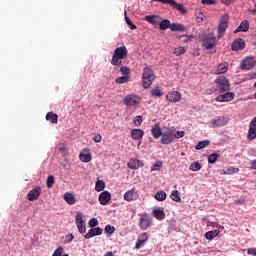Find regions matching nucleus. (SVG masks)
Masks as SVG:
<instances>
[{
  "instance_id": "nucleus-1",
  "label": "nucleus",
  "mask_w": 256,
  "mask_h": 256,
  "mask_svg": "<svg viewBox=\"0 0 256 256\" xmlns=\"http://www.w3.org/2000/svg\"><path fill=\"white\" fill-rule=\"evenodd\" d=\"M128 53L129 51L127 50V47L125 45L117 47L112 55V59L110 61L111 65H123V59L127 57Z\"/></svg>"
},
{
  "instance_id": "nucleus-2",
  "label": "nucleus",
  "mask_w": 256,
  "mask_h": 256,
  "mask_svg": "<svg viewBox=\"0 0 256 256\" xmlns=\"http://www.w3.org/2000/svg\"><path fill=\"white\" fill-rule=\"evenodd\" d=\"M155 72L151 67H145L142 72V87L144 89H149L153 82L155 81Z\"/></svg>"
},
{
  "instance_id": "nucleus-3",
  "label": "nucleus",
  "mask_w": 256,
  "mask_h": 256,
  "mask_svg": "<svg viewBox=\"0 0 256 256\" xmlns=\"http://www.w3.org/2000/svg\"><path fill=\"white\" fill-rule=\"evenodd\" d=\"M138 227L141 231H147L151 229L153 225V217L147 213L139 214Z\"/></svg>"
},
{
  "instance_id": "nucleus-4",
  "label": "nucleus",
  "mask_w": 256,
  "mask_h": 256,
  "mask_svg": "<svg viewBox=\"0 0 256 256\" xmlns=\"http://www.w3.org/2000/svg\"><path fill=\"white\" fill-rule=\"evenodd\" d=\"M215 84L219 93H227V91L231 89V84L229 83V79H227L225 76H219L215 80Z\"/></svg>"
},
{
  "instance_id": "nucleus-5",
  "label": "nucleus",
  "mask_w": 256,
  "mask_h": 256,
  "mask_svg": "<svg viewBox=\"0 0 256 256\" xmlns=\"http://www.w3.org/2000/svg\"><path fill=\"white\" fill-rule=\"evenodd\" d=\"M123 103L126 107H137L141 105V98L137 94H128L124 97Z\"/></svg>"
},
{
  "instance_id": "nucleus-6",
  "label": "nucleus",
  "mask_w": 256,
  "mask_h": 256,
  "mask_svg": "<svg viewBox=\"0 0 256 256\" xmlns=\"http://www.w3.org/2000/svg\"><path fill=\"white\" fill-rule=\"evenodd\" d=\"M228 27H229V14H224L223 16H221L218 23V37H223Z\"/></svg>"
},
{
  "instance_id": "nucleus-7",
  "label": "nucleus",
  "mask_w": 256,
  "mask_h": 256,
  "mask_svg": "<svg viewBox=\"0 0 256 256\" xmlns=\"http://www.w3.org/2000/svg\"><path fill=\"white\" fill-rule=\"evenodd\" d=\"M229 123V118L225 116H217L215 118H212L208 125L212 128H219V127H225Z\"/></svg>"
},
{
  "instance_id": "nucleus-8",
  "label": "nucleus",
  "mask_w": 256,
  "mask_h": 256,
  "mask_svg": "<svg viewBox=\"0 0 256 256\" xmlns=\"http://www.w3.org/2000/svg\"><path fill=\"white\" fill-rule=\"evenodd\" d=\"M75 223L79 233L83 234L87 231V226L85 224V215H83V212H77Z\"/></svg>"
},
{
  "instance_id": "nucleus-9",
  "label": "nucleus",
  "mask_w": 256,
  "mask_h": 256,
  "mask_svg": "<svg viewBox=\"0 0 256 256\" xmlns=\"http://www.w3.org/2000/svg\"><path fill=\"white\" fill-rule=\"evenodd\" d=\"M175 141V130L168 129L166 132H163L161 136L162 145H171Z\"/></svg>"
},
{
  "instance_id": "nucleus-10",
  "label": "nucleus",
  "mask_w": 256,
  "mask_h": 256,
  "mask_svg": "<svg viewBox=\"0 0 256 256\" xmlns=\"http://www.w3.org/2000/svg\"><path fill=\"white\" fill-rule=\"evenodd\" d=\"M256 65V60L254 57H246L242 60L240 64V68L243 71H250V69H253Z\"/></svg>"
},
{
  "instance_id": "nucleus-11",
  "label": "nucleus",
  "mask_w": 256,
  "mask_h": 256,
  "mask_svg": "<svg viewBox=\"0 0 256 256\" xmlns=\"http://www.w3.org/2000/svg\"><path fill=\"white\" fill-rule=\"evenodd\" d=\"M216 41L217 38L213 34H208L203 38L202 43L203 46L207 49H213V47H215Z\"/></svg>"
},
{
  "instance_id": "nucleus-12",
  "label": "nucleus",
  "mask_w": 256,
  "mask_h": 256,
  "mask_svg": "<svg viewBox=\"0 0 256 256\" xmlns=\"http://www.w3.org/2000/svg\"><path fill=\"white\" fill-rule=\"evenodd\" d=\"M235 99V93L226 92L221 94L215 98L218 103H229V101H233Z\"/></svg>"
},
{
  "instance_id": "nucleus-13",
  "label": "nucleus",
  "mask_w": 256,
  "mask_h": 256,
  "mask_svg": "<svg viewBox=\"0 0 256 256\" xmlns=\"http://www.w3.org/2000/svg\"><path fill=\"white\" fill-rule=\"evenodd\" d=\"M41 195V186H36L27 194L28 201H37Z\"/></svg>"
},
{
  "instance_id": "nucleus-14",
  "label": "nucleus",
  "mask_w": 256,
  "mask_h": 256,
  "mask_svg": "<svg viewBox=\"0 0 256 256\" xmlns=\"http://www.w3.org/2000/svg\"><path fill=\"white\" fill-rule=\"evenodd\" d=\"M139 199V193L135 190V188L128 190L124 194V200L128 203H131V201H137Z\"/></svg>"
},
{
  "instance_id": "nucleus-15",
  "label": "nucleus",
  "mask_w": 256,
  "mask_h": 256,
  "mask_svg": "<svg viewBox=\"0 0 256 256\" xmlns=\"http://www.w3.org/2000/svg\"><path fill=\"white\" fill-rule=\"evenodd\" d=\"M166 100L169 103H179L181 101V93L177 91H171L166 94Z\"/></svg>"
},
{
  "instance_id": "nucleus-16",
  "label": "nucleus",
  "mask_w": 256,
  "mask_h": 256,
  "mask_svg": "<svg viewBox=\"0 0 256 256\" xmlns=\"http://www.w3.org/2000/svg\"><path fill=\"white\" fill-rule=\"evenodd\" d=\"M231 49L232 51H243V49H245V40H243V38L234 40Z\"/></svg>"
},
{
  "instance_id": "nucleus-17",
  "label": "nucleus",
  "mask_w": 256,
  "mask_h": 256,
  "mask_svg": "<svg viewBox=\"0 0 256 256\" xmlns=\"http://www.w3.org/2000/svg\"><path fill=\"white\" fill-rule=\"evenodd\" d=\"M98 201H99L100 205H107V203H109V201H111V193H109V191L101 192L98 197Z\"/></svg>"
},
{
  "instance_id": "nucleus-18",
  "label": "nucleus",
  "mask_w": 256,
  "mask_h": 256,
  "mask_svg": "<svg viewBox=\"0 0 256 256\" xmlns=\"http://www.w3.org/2000/svg\"><path fill=\"white\" fill-rule=\"evenodd\" d=\"M97 235H103V229L100 227L91 228L84 237L86 239H91L92 237H97Z\"/></svg>"
},
{
  "instance_id": "nucleus-19",
  "label": "nucleus",
  "mask_w": 256,
  "mask_h": 256,
  "mask_svg": "<svg viewBox=\"0 0 256 256\" xmlns=\"http://www.w3.org/2000/svg\"><path fill=\"white\" fill-rule=\"evenodd\" d=\"M146 241H149V236H147V232H144L138 237L135 249H141V247L145 245Z\"/></svg>"
},
{
  "instance_id": "nucleus-20",
  "label": "nucleus",
  "mask_w": 256,
  "mask_h": 256,
  "mask_svg": "<svg viewBox=\"0 0 256 256\" xmlns=\"http://www.w3.org/2000/svg\"><path fill=\"white\" fill-rule=\"evenodd\" d=\"M145 21L151 25H159L161 23V17L159 15H146Z\"/></svg>"
},
{
  "instance_id": "nucleus-21",
  "label": "nucleus",
  "mask_w": 256,
  "mask_h": 256,
  "mask_svg": "<svg viewBox=\"0 0 256 256\" xmlns=\"http://www.w3.org/2000/svg\"><path fill=\"white\" fill-rule=\"evenodd\" d=\"M127 167L129 169H139V167H143V162L135 158H131L127 163Z\"/></svg>"
},
{
  "instance_id": "nucleus-22",
  "label": "nucleus",
  "mask_w": 256,
  "mask_h": 256,
  "mask_svg": "<svg viewBox=\"0 0 256 256\" xmlns=\"http://www.w3.org/2000/svg\"><path fill=\"white\" fill-rule=\"evenodd\" d=\"M152 137L154 139H159L163 136V131H161V126L159 124H155L151 129Z\"/></svg>"
},
{
  "instance_id": "nucleus-23",
  "label": "nucleus",
  "mask_w": 256,
  "mask_h": 256,
  "mask_svg": "<svg viewBox=\"0 0 256 256\" xmlns=\"http://www.w3.org/2000/svg\"><path fill=\"white\" fill-rule=\"evenodd\" d=\"M64 201L68 203V205H75L77 203V199L75 198V194L66 192L63 197Z\"/></svg>"
},
{
  "instance_id": "nucleus-24",
  "label": "nucleus",
  "mask_w": 256,
  "mask_h": 256,
  "mask_svg": "<svg viewBox=\"0 0 256 256\" xmlns=\"http://www.w3.org/2000/svg\"><path fill=\"white\" fill-rule=\"evenodd\" d=\"M229 71V64L227 63H220L215 70L216 75H223V73H227Z\"/></svg>"
},
{
  "instance_id": "nucleus-25",
  "label": "nucleus",
  "mask_w": 256,
  "mask_h": 256,
  "mask_svg": "<svg viewBox=\"0 0 256 256\" xmlns=\"http://www.w3.org/2000/svg\"><path fill=\"white\" fill-rule=\"evenodd\" d=\"M143 135H145V132L141 129H133L131 133V137L135 141H139L140 139H143Z\"/></svg>"
},
{
  "instance_id": "nucleus-26",
  "label": "nucleus",
  "mask_w": 256,
  "mask_h": 256,
  "mask_svg": "<svg viewBox=\"0 0 256 256\" xmlns=\"http://www.w3.org/2000/svg\"><path fill=\"white\" fill-rule=\"evenodd\" d=\"M240 31H242L243 33H247V31H249V21H242L238 28L234 31V33H239Z\"/></svg>"
},
{
  "instance_id": "nucleus-27",
  "label": "nucleus",
  "mask_w": 256,
  "mask_h": 256,
  "mask_svg": "<svg viewBox=\"0 0 256 256\" xmlns=\"http://www.w3.org/2000/svg\"><path fill=\"white\" fill-rule=\"evenodd\" d=\"M79 159L82 163H89V161H91V153H89L88 150H84L80 153Z\"/></svg>"
},
{
  "instance_id": "nucleus-28",
  "label": "nucleus",
  "mask_w": 256,
  "mask_h": 256,
  "mask_svg": "<svg viewBox=\"0 0 256 256\" xmlns=\"http://www.w3.org/2000/svg\"><path fill=\"white\" fill-rule=\"evenodd\" d=\"M158 25L161 31H167V29H171V21L169 19L160 21Z\"/></svg>"
},
{
  "instance_id": "nucleus-29",
  "label": "nucleus",
  "mask_w": 256,
  "mask_h": 256,
  "mask_svg": "<svg viewBox=\"0 0 256 256\" xmlns=\"http://www.w3.org/2000/svg\"><path fill=\"white\" fill-rule=\"evenodd\" d=\"M153 215L158 221H163V219H165V211L161 210V208L154 209Z\"/></svg>"
},
{
  "instance_id": "nucleus-30",
  "label": "nucleus",
  "mask_w": 256,
  "mask_h": 256,
  "mask_svg": "<svg viewBox=\"0 0 256 256\" xmlns=\"http://www.w3.org/2000/svg\"><path fill=\"white\" fill-rule=\"evenodd\" d=\"M58 119L59 116L53 112H48L46 114V121H50V123H53L54 125H57Z\"/></svg>"
},
{
  "instance_id": "nucleus-31",
  "label": "nucleus",
  "mask_w": 256,
  "mask_h": 256,
  "mask_svg": "<svg viewBox=\"0 0 256 256\" xmlns=\"http://www.w3.org/2000/svg\"><path fill=\"white\" fill-rule=\"evenodd\" d=\"M185 25L181 23H172L170 24V31H185Z\"/></svg>"
},
{
  "instance_id": "nucleus-32",
  "label": "nucleus",
  "mask_w": 256,
  "mask_h": 256,
  "mask_svg": "<svg viewBox=\"0 0 256 256\" xmlns=\"http://www.w3.org/2000/svg\"><path fill=\"white\" fill-rule=\"evenodd\" d=\"M171 7H173V9H177V11H180L182 13V15H185V13H187V9H185L183 4H179L175 0H174V2H173Z\"/></svg>"
},
{
  "instance_id": "nucleus-33",
  "label": "nucleus",
  "mask_w": 256,
  "mask_h": 256,
  "mask_svg": "<svg viewBox=\"0 0 256 256\" xmlns=\"http://www.w3.org/2000/svg\"><path fill=\"white\" fill-rule=\"evenodd\" d=\"M209 145H211V142L209 140L199 141L195 149L197 151H201V149H205V147H209Z\"/></svg>"
},
{
  "instance_id": "nucleus-34",
  "label": "nucleus",
  "mask_w": 256,
  "mask_h": 256,
  "mask_svg": "<svg viewBox=\"0 0 256 256\" xmlns=\"http://www.w3.org/2000/svg\"><path fill=\"white\" fill-rule=\"evenodd\" d=\"M151 97H163V91H161V88L159 86L152 88L150 91Z\"/></svg>"
},
{
  "instance_id": "nucleus-35",
  "label": "nucleus",
  "mask_w": 256,
  "mask_h": 256,
  "mask_svg": "<svg viewBox=\"0 0 256 256\" xmlns=\"http://www.w3.org/2000/svg\"><path fill=\"white\" fill-rule=\"evenodd\" d=\"M217 235H219V230L208 231L205 233V238L208 241H212V239H215V237H217Z\"/></svg>"
},
{
  "instance_id": "nucleus-36",
  "label": "nucleus",
  "mask_w": 256,
  "mask_h": 256,
  "mask_svg": "<svg viewBox=\"0 0 256 256\" xmlns=\"http://www.w3.org/2000/svg\"><path fill=\"white\" fill-rule=\"evenodd\" d=\"M172 201L176 203H181V196H179V190H173L170 195Z\"/></svg>"
},
{
  "instance_id": "nucleus-37",
  "label": "nucleus",
  "mask_w": 256,
  "mask_h": 256,
  "mask_svg": "<svg viewBox=\"0 0 256 256\" xmlns=\"http://www.w3.org/2000/svg\"><path fill=\"white\" fill-rule=\"evenodd\" d=\"M156 201H165L167 199V193L165 191H159L155 194Z\"/></svg>"
},
{
  "instance_id": "nucleus-38",
  "label": "nucleus",
  "mask_w": 256,
  "mask_h": 256,
  "mask_svg": "<svg viewBox=\"0 0 256 256\" xmlns=\"http://www.w3.org/2000/svg\"><path fill=\"white\" fill-rule=\"evenodd\" d=\"M234 173H239V168L230 166L226 170H223V175H233Z\"/></svg>"
},
{
  "instance_id": "nucleus-39",
  "label": "nucleus",
  "mask_w": 256,
  "mask_h": 256,
  "mask_svg": "<svg viewBox=\"0 0 256 256\" xmlns=\"http://www.w3.org/2000/svg\"><path fill=\"white\" fill-rule=\"evenodd\" d=\"M131 76H120L115 79V83L118 85H123V83H127Z\"/></svg>"
},
{
  "instance_id": "nucleus-40",
  "label": "nucleus",
  "mask_w": 256,
  "mask_h": 256,
  "mask_svg": "<svg viewBox=\"0 0 256 256\" xmlns=\"http://www.w3.org/2000/svg\"><path fill=\"white\" fill-rule=\"evenodd\" d=\"M103 189H105V182L103 180H98L95 185V191L100 193Z\"/></svg>"
},
{
  "instance_id": "nucleus-41",
  "label": "nucleus",
  "mask_w": 256,
  "mask_h": 256,
  "mask_svg": "<svg viewBox=\"0 0 256 256\" xmlns=\"http://www.w3.org/2000/svg\"><path fill=\"white\" fill-rule=\"evenodd\" d=\"M221 157L218 153H212L208 156V163H217V160Z\"/></svg>"
},
{
  "instance_id": "nucleus-42",
  "label": "nucleus",
  "mask_w": 256,
  "mask_h": 256,
  "mask_svg": "<svg viewBox=\"0 0 256 256\" xmlns=\"http://www.w3.org/2000/svg\"><path fill=\"white\" fill-rule=\"evenodd\" d=\"M46 185H47L48 189H51V187H53V185H55V177H53V175H49L47 177Z\"/></svg>"
},
{
  "instance_id": "nucleus-43",
  "label": "nucleus",
  "mask_w": 256,
  "mask_h": 256,
  "mask_svg": "<svg viewBox=\"0 0 256 256\" xmlns=\"http://www.w3.org/2000/svg\"><path fill=\"white\" fill-rule=\"evenodd\" d=\"M190 171H201V163L193 162L189 166Z\"/></svg>"
},
{
  "instance_id": "nucleus-44",
  "label": "nucleus",
  "mask_w": 256,
  "mask_h": 256,
  "mask_svg": "<svg viewBox=\"0 0 256 256\" xmlns=\"http://www.w3.org/2000/svg\"><path fill=\"white\" fill-rule=\"evenodd\" d=\"M120 73H122V75H124L125 77H130V73H131V69H129V67L127 66H122L120 67Z\"/></svg>"
},
{
  "instance_id": "nucleus-45",
  "label": "nucleus",
  "mask_w": 256,
  "mask_h": 256,
  "mask_svg": "<svg viewBox=\"0 0 256 256\" xmlns=\"http://www.w3.org/2000/svg\"><path fill=\"white\" fill-rule=\"evenodd\" d=\"M133 123H134L135 127H141V124L143 123V117H141V116H136V117L133 119Z\"/></svg>"
},
{
  "instance_id": "nucleus-46",
  "label": "nucleus",
  "mask_w": 256,
  "mask_h": 256,
  "mask_svg": "<svg viewBox=\"0 0 256 256\" xmlns=\"http://www.w3.org/2000/svg\"><path fill=\"white\" fill-rule=\"evenodd\" d=\"M104 231L108 235H113L115 233V227L108 224V225L105 226Z\"/></svg>"
},
{
  "instance_id": "nucleus-47",
  "label": "nucleus",
  "mask_w": 256,
  "mask_h": 256,
  "mask_svg": "<svg viewBox=\"0 0 256 256\" xmlns=\"http://www.w3.org/2000/svg\"><path fill=\"white\" fill-rule=\"evenodd\" d=\"M161 167H163V162L156 161L154 163L153 167L151 168V171H159V169H161Z\"/></svg>"
},
{
  "instance_id": "nucleus-48",
  "label": "nucleus",
  "mask_w": 256,
  "mask_h": 256,
  "mask_svg": "<svg viewBox=\"0 0 256 256\" xmlns=\"http://www.w3.org/2000/svg\"><path fill=\"white\" fill-rule=\"evenodd\" d=\"M185 53V47H178L174 50V55H177V57H179V55H183Z\"/></svg>"
},
{
  "instance_id": "nucleus-49",
  "label": "nucleus",
  "mask_w": 256,
  "mask_h": 256,
  "mask_svg": "<svg viewBox=\"0 0 256 256\" xmlns=\"http://www.w3.org/2000/svg\"><path fill=\"white\" fill-rule=\"evenodd\" d=\"M89 227H97L99 225V221L96 218H91L88 222Z\"/></svg>"
},
{
  "instance_id": "nucleus-50",
  "label": "nucleus",
  "mask_w": 256,
  "mask_h": 256,
  "mask_svg": "<svg viewBox=\"0 0 256 256\" xmlns=\"http://www.w3.org/2000/svg\"><path fill=\"white\" fill-rule=\"evenodd\" d=\"M63 251H64L63 247L60 246V247H58V248L54 251V253H53L52 256H63Z\"/></svg>"
},
{
  "instance_id": "nucleus-51",
  "label": "nucleus",
  "mask_w": 256,
  "mask_h": 256,
  "mask_svg": "<svg viewBox=\"0 0 256 256\" xmlns=\"http://www.w3.org/2000/svg\"><path fill=\"white\" fill-rule=\"evenodd\" d=\"M182 137H185V131H177L175 133L174 130V139H181Z\"/></svg>"
},
{
  "instance_id": "nucleus-52",
  "label": "nucleus",
  "mask_w": 256,
  "mask_h": 256,
  "mask_svg": "<svg viewBox=\"0 0 256 256\" xmlns=\"http://www.w3.org/2000/svg\"><path fill=\"white\" fill-rule=\"evenodd\" d=\"M157 3H165V5H170V7H172L173 3L175 0H154Z\"/></svg>"
},
{
  "instance_id": "nucleus-53",
  "label": "nucleus",
  "mask_w": 256,
  "mask_h": 256,
  "mask_svg": "<svg viewBox=\"0 0 256 256\" xmlns=\"http://www.w3.org/2000/svg\"><path fill=\"white\" fill-rule=\"evenodd\" d=\"M58 151H60L62 157H65V155H67V148L63 145L58 147Z\"/></svg>"
},
{
  "instance_id": "nucleus-54",
  "label": "nucleus",
  "mask_w": 256,
  "mask_h": 256,
  "mask_svg": "<svg viewBox=\"0 0 256 256\" xmlns=\"http://www.w3.org/2000/svg\"><path fill=\"white\" fill-rule=\"evenodd\" d=\"M202 5H215V0H201Z\"/></svg>"
},
{
  "instance_id": "nucleus-55",
  "label": "nucleus",
  "mask_w": 256,
  "mask_h": 256,
  "mask_svg": "<svg viewBox=\"0 0 256 256\" xmlns=\"http://www.w3.org/2000/svg\"><path fill=\"white\" fill-rule=\"evenodd\" d=\"M102 140H103V137H101V134H98L93 137L94 143H101Z\"/></svg>"
},
{
  "instance_id": "nucleus-56",
  "label": "nucleus",
  "mask_w": 256,
  "mask_h": 256,
  "mask_svg": "<svg viewBox=\"0 0 256 256\" xmlns=\"http://www.w3.org/2000/svg\"><path fill=\"white\" fill-rule=\"evenodd\" d=\"M74 239H75V236H73V234H69L65 238V243H71V241H73Z\"/></svg>"
},
{
  "instance_id": "nucleus-57",
  "label": "nucleus",
  "mask_w": 256,
  "mask_h": 256,
  "mask_svg": "<svg viewBox=\"0 0 256 256\" xmlns=\"http://www.w3.org/2000/svg\"><path fill=\"white\" fill-rule=\"evenodd\" d=\"M248 255L256 256V248H249L247 250Z\"/></svg>"
},
{
  "instance_id": "nucleus-58",
  "label": "nucleus",
  "mask_w": 256,
  "mask_h": 256,
  "mask_svg": "<svg viewBox=\"0 0 256 256\" xmlns=\"http://www.w3.org/2000/svg\"><path fill=\"white\" fill-rule=\"evenodd\" d=\"M129 29H131V31H135V29H137V26L135 24H133L132 21H130L128 24Z\"/></svg>"
},
{
  "instance_id": "nucleus-59",
  "label": "nucleus",
  "mask_w": 256,
  "mask_h": 256,
  "mask_svg": "<svg viewBox=\"0 0 256 256\" xmlns=\"http://www.w3.org/2000/svg\"><path fill=\"white\" fill-rule=\"evenodd\" d=\"M250 169L256 171V159L250 162Z\"/></svg>"
},
{
  "instance_id": "nucleus-60",
  "label": "nucleus",
  "mask_w": 256,
  "mask_h": 256,
  "mask_svg": "<svg viewBox=\"0 0 256 256\" xmlns=\"http://www.w3.org/2000/svg\"><path fill=\"white\" fill-rule=\"evenodd\" d=\"M221 1L224 3V5H231V3L235 2V0H221Z\"/></svg>"
},
{
  "instance_id": "nucleus-61",
  "label": "nucleus",
  "mask_w": 256,
  "mask_h": 256,
  "mask_svg": "<svg viewBox=\"0 0 256 256\" xmlns=\"http://www.w3.org/2000/svg\"><path fill=\"white\" fill-rule=\"evenodd\" d=\"M126 23H131V19L127 16V11L124 12Z\"/></svg>"
},
{
  "instance_id": "nucleus-62",
  "label": "nucleus",
  "mask_w": 256,
  "mask_h": 256,
  "mask_svg": "<svg viewBox=\"0 0 256 256\" xmlns=\"http://www.w3.org/2000/svg\"><path fill=\"white\" fill-rule=\"evenodd\" d=\"M104 256H113V252H106Z\"/></svg>"
},
{
  "instance_id": "nucleus-63",
  "label": "nucleus",
  "mask_w": 256,
  "mask_h": 256,
  "mask_svg": "<svg viewBox=\"0 0 256 256\" xmlns=\"http://www.w3.org/2000/svg\"><path fill=\"white\" fill-rule=\"evenodd\" d=\"M254 13H256V3H255V10H254Z\"/></svg>"
},
{
  "instance_id": "nucleus-64",
  "label": "nucleus",
  "mask_w": 256,
  "mask_h": 256,
  "mask_svg": "<svg viewBox=\"0 0 256 256\" xmlns=\"http://www.w3.org/2000/svg\"><path fill=\"white\" fill-rule=\"evenodd\" d=\"M62 256H69V254H64V255H62Z\"/></svg>"
}]
</instances>
